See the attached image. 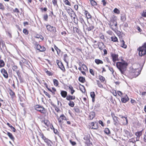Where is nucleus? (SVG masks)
<instances>
[{
	"instance_id": "nucleus-1",
	"label": "nucleus",
	"mask_w": 146,
	"mask_h": 146,
	"mask_svg": "<svg viewBox=\"0 0 146 146\" xmlns=\"http://www.w3.org/2000/svg\"><path fill=\"white\" fill-rule=\"evenodd\" d=\"M117 68L121 74H123L127 66V63L124 62H118L116 64Z\"/></svg>"
},
{
	"instance_id": "nucleus-2",
	"label": "nucleus",
	"mask_w": 146,
	"mask_h": 146,
	"mask_svg": "<svg viewBox=\"0 0 146 146\" xmlns=\"http://www.w3.org/2000/svg\"><path fill=\"white\" fill-rule=\"evenodd\" d=\"M66 11L69 15H70L71 18L73 20L74 23L78 24L77 19H76V15L73 10L70 8L67 9Z\"/></svg>"
},
{
	"instance_id": "nucleus-3",
	"label": "nucleus",
	"mask_w": 146,
	"mask_h": 146,
	"mask_svg": "<svg viewBox=\"0 0 146 146\" xmlns=\"http://www.w3.org/2000/svg\"><path fill=\"white\" fill-rule=\"evenodd\" d=\"M137 50L139 51V54L140 56H142L146 54V42L142 46L139 47Z\"/></svg>"
},
{
	"instance_id": "nucleus-4",
	"label": "nucleus",
	"mask_w": 146,
	"mask_h": 146,
	"mask_svg": "<svg viewBox=\"0 0 146 146\" xmlns=\"http://www.w3.org/2000/svg\"><path fill=\"white\" fill-rule=\"evenodd\" d=\"M116 20V17H114L113 18H112L111 19L110 22V27L113 31L116 29L117 27V24Z\"/></svg>"
},
{
	"instance_id": "nucleus-5",
	"label": "nucleus",
	"mask_w": 146,
	"mask_h": 146,
	"mask_svg": "<svg viewBox=\"0 0 146 146\" xmlns=\"http://www.w3.org/2000/svg\"><path fill=\"white\" fill-rule=\"evenodd\" d=\"M34 108L35 110L41 113L45 114L46 113V110L42 106L37 105L35 106Z\"/></svg>"
},
{
	"instance_id": "nucleus-6",
	"label": "nucleus",
	"mask_w": 146,
	"mask_h": 146,
	"mask_svg": "<svg viewBox=\"0 0 146 146\" xmlns=\"http://www.w3.org/2000/svg\"><path fill=\"white\" fill-rule=\"evenodd\" d=\"M46 28L48 30L52 33L55 32L56 31L55 27L51 26L50 25H46Z\"/></svg>"
},
{
	"instance_id": "nucleus-7",
	"label": "nucleus",
	"mask_w": 146,
	"mask_h": 146,
	"mask_svg": "<svg viewBox=\"0 0 146 146\" xmlns=\"http://www.w3.org/2000/svg\"><path fill=\"white\" fill-rule=\"evenodd\" d=\"M111 56L112 57L113 62L119 60L118 56L117 54L114 53H111Z\"/></svg>"
},
{
	"instance_id": "nucleus-8",
	"label": "nucleus",
	"mask_w": 146,
	"mask_h": 146,
	"mask_svg": "<svg viewBox=\"0 0 146 146\" xmlns=\"http://www.w3.org/2000/svg\"><path fill=\"white\" fill-rule=\"evenodd\" d=\"M58 122L60 124H61L62 123V121L63 120H67L66 117L64 115V114H62L60 115V117L57 118Z\"/></svg>"
},
{
	"instance_id": "nucleus-9",
	"label": "nucleus",
	"mask_w": 146,
	"mask_h": 146,
	"mask_svg": "<svg viewBox=\"0 0 146 146\" xmlns=\"http://www.w3.org/2000/svg\"><path fill=\"white\" fill-rule=\"evenodd\" d=\"M90 126L92 129H97L98 128V123L96 122H92L90 123Z\"/></svg>"
},
{
	"instance_id": "nucleus-10",
	"label": "nucleus",
	"mask_w": 146,
	"mask_h": 146,
	"mask_svg": "<svg viewBox=\"0 0 146 146\" xmlns=\"http://www.w3.org/2000/svg\"><path fill=\"white\" fill-rule=\"evenodd\" d=\"M36 48L37 50H38L40 52H43L45 50V48L43 46H41L40 45L38 44L36 46Z\"/></svg>"
},
{
	"instance_id": "nucleus-11",
	"label": "nucleus",
	"mask_w": 146,
	"mask_h": 146,
	"mask_svg": "<svg viewBox=\"0 0 146 146\" xmlns=\"http://www.w3.org/2000/svg\"><path fill=\"white\" fill-rule=\"evenodd\" d=\"M111 116L112 117L113 119V120L114 124L115 125L117 126L118 124V121L117 119V117L114 115V114H111Z\"/></svg>"
},
{
	"instance_id": "nucleus-12",
	"label": "nucleus",
	"mask_w": 146,
	"mask_h": 146,
	"mask_svg": "<svg viewBox=\"0 0 146 146\" xmlns=\"http://www.w3.org/2000/svg\"><path fill=\"white\" fill-rule=\"evenodd\" d=\"M1 73L3 74L4 77L5 78H7L8 74L4 68L1 69Z\"/></svg>"
},
{
	"instance_id": "nucleus-13",
	"label": "nucleus",
	"mask_w": 146,
	"mask_h": 146,
	"mask_svg": "<svg viewBox=\"0 0 146 146\" xmlns=\"http://www.w3.org/2000/svg\"><path fill=\"white\" fill-rule=\"evenodd\" d=\"M124 131L125 133V136L127 137L128 138L131 137L133 135L132 134L130 131L127 130H124Z\"/></svg>"
},
{
	"instance_id": "nucleus-14",
	"label": "nucleus",
	"mask_w": 146,
	"mask_h": 146,
	"mask_svg": "<svg viewBox=\"0 0 146 146\" xmlns=\"http://www.w3.org/2000/svg\"><path fill=\"white\" fill-rule=\"evenodd\" d=\"M127 146H135V141L133 139L130 140Z\"/></svg>"
},
{
	"instance_id": "nucleus-15",
	"label": "nucleus",
	"mask_w": 146,
	"mask_h": 146,
	"mask_svg": "<svg viewBox=\"0 0 146 146\" xmlns=\"http://www.w3.org/2000/svg\"><path fill=\"white\" fill-rule=\"evenodd\" d=\"M122 119V121H123L122 122V124L123 125H127L128 123V120L127 118V117H121Z\"/></svg>"
},
{
	"instance_id": "nucleus-16",
	"label": "nucleus",
	"mask_w": 146,
	"mask_h": 146,
	"mask_svg": "<svg viewBox=\"0 0 146 146\" xmlns=\"http://www.w3.org/2000/svg\"><path fill=\"white\" fill-rule=\"evenodd\" d=\"M95 113L94 111H92L90 113L89 119L90 120L92 119L95 117Z\"/></svg>"
},
{
	"instance_id": "nucleus-17",
	"label": "nucleus",
	"mask_w": 146,
	"mask_h": 146,
	"mask_svg": "<svg viewBox=\"0 0 146 146\" xmlns=\"http://www.w3.org/2000/svg\"><path fill=\"white\" fill-rule=\"evenodd\" d=\"M22 62L24 64V65L28 67V66H29V62L28 60H26L24 58L22 59Z\"/></svg>"
},
{
	"instance_id": "nucleus-18",
	"label": "nucleus",
	"mask_w": 146,
	"mask_h": 146,
	"mask_svg": "<svg viewBox=\"0 0 146 146\" xmlns=\"http://www.w3.org/2000/svg\"><path fill=\"white\" fill-rule=\"evenodd\" d=\"M75 96H71L70 95H68L66 97V99L67 100L71 101V100H74L75 99Z\"/></svg>"
},
{
	"instance_id": "nucleus-19",
	"label": "nucleus",
	"mask_w": 146,
	"mask_h": 146,
	"mask_svg": "<svg viewBox=\"0 0 146 146\" xmlns=\"http://www.w3.org/2000/svg\"><path fill=\"white\" fill-rule=\"evenodd\" d=\"M56 62L58 65L62 70H63V68L64 69V66H63L61 62H60L58 60H57Z\"/></svg>"
},
{
	"instance_id": "nucleus-20",
	"label": "nucleus",
	"mask_w": 146,
	"mask_h": 146,
	"mask_svg": "<svg viewBox=\"0 0 146 146\" xmlns=\"http://www.w3.org/2000/svg\"><path fill=\"white\" fill-rule=\"evenodd\" d=\"M129 100V98L127 95H126L124 97L121 99V102L123 103H126Z\"/></svg>"
},
{
	"instance_id": "nucleus-21",
	"label": "nucleus",
	"mask_w": 146,
	"mask_h": 146,
	"mask_svg": "<svg viewBox=\"0 0 146 146\" xmlns=\"http://www.w3.org/2000/svg\"><path fill=\"white\" fill-rule=\"evenodd\" d=\"M61 96L63 98H65L67 97V92L65 91H62L60 93Z\"/></svg>"
},
{
	"instance_id": "nucleus-22",
	"label": "nucleus",
	"mask_w": 146,
	"mask_h": 146,
	"mask_svg": "<svg viewBox=\"0 0 146 146\" xmlns=\"http://www.w3.org/2000/svg\"><path fill=\"white\" fill-rule=\"evenodd\" d=\"M120 42L121 46L124 48H127V45L125 44V42L124 40H121Z\"/></svg>"
},
{
	"instance_id": "nucleus-23",
	"label": "nucleus",
	"mask_w": 146,
	"mask_h": 146,
	"mask_svg": "<svg viewBox=\"0 0 146 146\" xmlns=\"http://www.w3.org/2000/svg\"><path fill=\"white\" fill-rule=\"evenodd\" d=\"M98 46L100 50H102L103 48L104 47V44L102 42H99Z\"/></svg>"
},
{
	"instance_id": "nucleus-24",
	"label": "nucleus",
	"mask_w": 146,
	"mask_h": 146,
	"mask_svg": "<svg viewBox=\"0 0 146 146\" xmlns=\"http://www.w3.org/2000/svg\"><path fill=\"white\" fill-rule=\"evenodd\" d=\"M44 141L48 145V146H50L51 145L50 143L51 142L50 140L46 138L44 139Z\"/></svg>"
},
{
	"instance_id": "nucleus-25",
	"label": "nucleus",
	"mask_w": 146,
	"mask_h": 146,
	"mask_svg": "<svg viewBox=\"0 0 146 146\" xmlns=\"http://www.w3.org/2000/svg\"><path fill=\"white\" fill-rule=\"evenodd\" d=\"M44 141L48 145V146H50L51 145L50 143L51 142L50 140L46 138L44 139Z\"/></svg>"
},
{
	"instance_id": "nucleus-26",
	"label": "nucleus",
	"mask_w": 146,
	"mask_h": 146,
	"mask_svg": "<svg viewBox=\"0 0 146 146\" xmlns=\"http://www.w3.org/2000/svg\"><path fill=\"white\" fill-rule=\"evenodd\" d=\"M44 141L48 145V146H50L51 145L50 143L51 142L50 140L46 138L44 139Z\"/></svg>"
},
{
	"instance_id": "nucleus-27",
	"label": "nucleus",
	"mask_w": 146,
	"mask_h": 146,
	"mask_svg": "<svg viewBox=\"0 0 146 146\" xmlns=\"http://www.w3.org/2000/svg\"><path fill=\"white\" fill-rule=\"evenodd\" d=\"M9 92L12 98H13L15 97V93L11 90H9Z\"/></svg>"
},
{
	"instance_id": "nucleus-28",
	"label": "nucleus",
	"mask_w": 146,
	"mask_h": 146,
	"mask_svg": "<svg viewBox=\"0 0 146 146\" xmlns=\"http://www.w3.org/2000/svg\"><path fill=\"white\" fill-rule=\"evenodd\" d=\"M90 96L92 98V102H93L95 101V95L94 92H91L90 93Z\"/></svg>"
},
{
	"instance_id": "nucleus-29",
	"label": "nucleus",
	"mask_w": 146,
	"mask_h": 146,
	"mask_svg": "<svg viewBox=\"0 0 146 146\" xmlns=\"http://www.w3.org/2000/svg\"><path fill=\"white\" fill-rule=\"evenodd\" d=\"M95 62L97 64H102L103 63V61L99 59H96L95 60Z\"/></svg>"
},
{
	"instance_id": "nucleus-30",
	"label": "nucleus",
	"mask_w": 146,
	"mask_h": 146,
	"mask_svg": "<svg viewBox=\"0 0 146 146\" xmlns=\"http://www.w3.org/2000/svg\"><path fill=\"white\" fill-rule=\"evenodd\" d=\"M64 60L65 62L67 64H68V56L66 54H65L64 55Z\"/></svg>"
},
{
	"instance_id": "nucleus-31",
	"label": "nucleus",
	"mask_w": 146,
	"mask_h": 146,
	"mask_svg": "<svg viewBox=\"0 0 146 146\" xmlns=\"http://www.w3.org/2000/svg\"><path fill=\"white\" fill-rule=\"evenodd\" d=\"M78 80L82 83H84L85 81V78L82 77H80L79 78Z\"/></svg>"
},
{
	"instance_id": "nucleus-32",
	"label": "nucleus",
	"mask_w": 146,
	"mask_h": 146,
	"mask_svg": "<svg viewBox=\"0 0 146 146\" xmlns=\"http://www.w3.org/2000/svg\"><path fill=\"white\" fill-rule=\"evenodd\" d=\"M69 88L71 91V93L72 94H73L75 91L73 89V88L72 86L70 85L69 86Z\"/></svg>"
},
{
	"instance_id": "nucleus-33",
	"label": "nucleus",
	"mask_w": 146,
	"mask_h": 146,
	"mask_svg": "<svg viewBox=\"0 0 146 146\" xmlns=\"http://www.w3.org/2000/svg\"><path fill=\"white\" fill-rule=\"evenodd\" d=\"M7 135L11 140L13 141L14 140V138L11 133L9 132H7Z\"/></svg>"
},
{
	"instance_id": "nucleus-34",
	"label": "nucleus",
	"mask_w": 146,
	"mask_h": 146,
	"mask_svg": "<svg viewBox=\"0 0 146 146\" xmlns=\"http://www.w3.org/2000/svg\"><path fill=\"white\" fill-rule=\"evenodd\" d=\"M135 71H133V72L135 74V76L136 77L139 74L140 72L138 71V70L137 69H135Z\"/></svg>"
},
{
	"instance_id": "nucleus-35",
	"label": "nucleus",
	"mask_w": 146,
	"mask_h": 146,
	"mask_svg": "<svg viewBox=\"0 0 146 146\" xmlns=\"http://www.w3.org/2000/svg\"><path fill=\"white\" fill-rule=\"evenodd\" d=\"M86 15L87 19H90L91 18V16L90 13L87 11H86Z\"/></svg>"
},
{
	"instance_id": "nucleus-36",
	"label": "nucleus",
	"mask_w": 146,
	"mask_h": 146,
	"mask_svg": "<svg viewBox=\"0 0 146 146\" xmlns=\"http://www.w3.org/2000/svg\"><path fill=\"white\" fill-rule=\"evenodd\" d=\"M94 28V27L93 26L90 25V26H89V27H88L87 28L86 30H88V31H90L93 29Z\"/></svg>"
},
{
	"instance_id": "nucleus-37",
	"label": "nucleus",
	"mask_w": 146,
	"mask_h": 146,
	"mask_svg": "<svg viewBox=\"0 0 146 146\" xmlns=\"http://www.w3.org/2000/svg\"><path fill=\"white\" fill-rule=\"evenodd\" d=\"M111 40L113 42H116L117 40V38L115 36H113L111 37Z\"/></svg>"
},
{
	"instance_id": "nucleus-38",
	"label": "nucleus",
	"mask_w": 146,
	"mask_h": 146,
	"mask_svg": "<svg viewBox=\"0 0 146 146\" xmlns=\"http://www.w3.org/2000/svg\"><path fill=\"white\" fill-rule=\"evenodd\" d=\"M53 82L55 86H57L58 85V82L57 80L55 79H54Z\"/></svg>"
},
{
	"instance_id": "nucleus-39",
	"label": "nucleus",
	"mask_w": 146,
	"mask_h": 146,
	"mask_svg": "<svg viewBox=\"0 0 146 146\" xmlns=\"http://www.w3.org/2000/svg\"><path fill=\"white\" fill-rule=\"evenodd\" d=\"M68 105L72 107L74 106V103L72 101H70L69 103H68Z\"/></svg>"
},
{
	"instance_id": "nucleus-40",
	"label": "nucleus",
	"mask_w": 146,
	"mask_h": 146,
	"mask_svg": "<svg viewBox=\"0 0 146 146\" xmlns=\"http://www.w3.org/2000/svg\"><path fill=\"white\" fill-rule=\"evenodd\" d=\"M90 3L93 6H95L97 5V3L96 2L93 0H90Z\"/></svg>"
},
{
	"instance_id": "nucleus-41",
	"label": "nucleus",
	"mask_w": 146,
	"mask_h": 146,
	"mask_svg": "<svg viewBox=\"0 0 146 146\" xmlns=\"http://www.w3.org/2000/svg\"><path fill=\"white\" fill-rule=\"evenodd\" d=\"M104 132L107 134H108L110 133V131L108 128H106L104 130Z\"/></svg>"
},
{
	"instance_id": "nucleus-42",
	"label": "nucleus",
	"mask_w": 146,
	"mask_h": 146,
	"mask_svg": "<svg viewBox=\"0 0 146 146\" xmlns=\"http://www.w3.org/2000/svg\"><path fill=\"white\" fill-rule=\"evenodd\" d=\"M113 12L117 14H119L120 13V11L117 8H115L114 9Z\"/></svg>"
},
{
	"instance_id": "nucleus-43",
	"label": "nucleus",
	"mask_w": 146,
	"mask_h": 146,
	"mask_svg": "<svg viewBox=\"0 0 146 146\" xmlns=\"http://www.w3.org/2000/svg\"><path fill=\"white\" fill-rule=\"evenodd\" d=\"M135 135L137 136V138H139L141 135V133L140 132H137L135 133Z\"/></svg>"
},
{
	"instance_id": "nucleus-44",
	"label": "nucleus",
	"mask_w": 146,
	"mask_h": 146,
	"mask_svg": "<svg viewBox=\"0 0 146 146\" xmlns=\"http://www.w3.org/2000/svg\"><path fill=\"white\" fill-rule=\"evenodd\" d=\"M54 49L56 51V52L58 54H59V53L60 52V49H59L57 47H56V46H54Z\"/></svg>"
},
{
	"instance_id": "nucleus-45",
	"label": "nucleus",
	"mask_w": 146,
	"mask_h": 146,
	"mask_svg": "<svg viewBox=\"0 0 146 146\" xmlns=\"http://www.w3.org/2000/svg\"><path fill=\"white\" fill-rule=\"evenodd\" d=\"M44 123L47 127H48L49 126L50 123L49 121L47 120H44Z\"/></svg>"
},
{
	"instance_id": "nucleus-46",
	"label": "nucleus",
	"mask_w": 146,
	"mask_h": 146,
	"mask_svg": "<svg viewBox=\"0 0 146 146\" xmlns=\"http://www.w3.org/2000/svg\"><path fill=\"white\" fill-rule=\"evenodd\" d=\"M99 79L102 82H103L105 80V78L103 76H99Z\"/></svg>"
},
{
	"instance_id": "nucleus-47",
	"label": "nucleus",
	"mask_w": 146,
	"mask_h": 146,
	"mask_svg": "<svg viewBox=\"0 0 146 146\" xmlns=\"http://www.w3.org/2000/svg\"><path fill=\"white\" fill-rule=\"evenodd\" d=\"M63 1L66 5L69 6L70 5V3L69 2L68 0H63Z\"/></svg>"
},
{
	"instance_id": "nucleus-48",
	"label": "nucleus",
	"mask_w": 146,
	"mask_h": 146,
	"mask_svg": "<svg viewBox=\"0 0 146 146\" xmlns=\"http://www.w3.org/2000/svg\"><path fill=\"white\" fill-rule=\"evenodd\" d=\"M39 135L43 140L46 138L45 136H44L43 134L42 133H40L39 134Z\"/></svg>"
},
{
	"instance_id": "nucleus-49",
	"label": "nucleus",
	"mask_w": 146,
	"mask_h": 146,
	"mask_svg": "<svg viewBox=\"0 0 146 146\" xmlns=\"http://www.w3.org/2000/svg\"><path fill=\"white\" fill-rule=\"evenodd\" d=\"M0 9L2 10H3L5 9L4 7V5L1 3H0Z\"/></svg>"
},
{
	"instance_id": "nucleus-50",
	"label": "nucleus",
	"mask_w": 146,
	"mask_h": 146,
	"mask_svg": "<svg viewBox=\"0 0 146 146\" xmlns=\"http://www.w3.org/2000/svg\"><path fill=\"white\" fill-rule=\"evenodd\" d=\"M52 2L54 6L58 5L57 4V0H52Z\"/></svg>"
},
{
	"instance_id": "nucleus-51",
	"label": "nucleus",
	"mask_w": 146,
	"mask_h": 146,
	"mask_svg": "<svg viewBox=\"0 0 146 146\" xmlns=\"http://www.w3.org/2000/svg\"><path fill=\"white\" fill-rule=\"evenodd\" d=\"M7 35L10 38L12 37V35L11 33L9 31L7 32L6 33Z\"/></svg>"
},
{
	"instance_id": "nucleus-52",
	"label": "nucleus",
	"mask_w": 146,
	"mask_h": 146,
	"mask_svg": "<svg viewBox=\"0 0 146 146\" xmlns=\"http://www.w3.org/2000/svg\"><path fill=\"white\" fill-rule=\"evenodd\" d=\"M23 32L24 33L25 35H27L28 34V31L26 29H24L23 30Z\"/></svg>"
},
{
	"instance_id": "nucleus-53",
	"label": "nucleus",
	"mask_w": 146,
	"mask_h": 146,
	"mask_svg": "<svg viewBox=\"0 0 146 146\" xmlns=\"http://www.w3.org/2000/svg\"><path fill=\"white\" fill-rule=\"evenodd\" d=\"M48 18V16L47 14L44 15L43 17L44 19L46 21H47Z\"/></svg>"
},
{
	"instance_id": "nucleus-54",
	"label": "nucleus",
	"mask_w": 146,
	"mask_h": 146,
	"mask_svg": "<svg viewBox=\"0 0 146 146\" xmlns=\"http://www.w3.org/2000/svg\"><path fill=\"white\" fill-rule=\"evenodd\" d=\"M99 36L100 38L102 40H104V35L102 34H100L99 35Z\"/></svg>"
},
{
	"instance_id": "nucleus-55",
	"label": "nucleus",
	"mask_w": 146,
	"mask_h": 146,
	"mask_svg": "<svg viewBox=\"0 0 146 146\" xmlns=\"http://www.w3.org/2000/svg\"><path fill=\"white\" fill-rule=\"evenodd\" d=\"M17 67L16 66H14L12 67V69L14 71H16L17 70Z\"/></svg>"
},
{
	"instance_id": "nucleus-56",
	"label": "nucleus",
	"mask_w": 146,
	"mask_h": 146,
	"mask_svg": "<svg viewBox=\"0 0 146 146\" xmlns=\"http://www.w3.org/2000/svg\"><path fill=\"white\" fill-rule=\"evenodd\" d=\"M97 84H98V86L99 87H100V88H103V86L102 85V84H100V83L99 81L98 82Z\"/></svg>"
},
{
	"instance_id": "nucleus-57",
	"label": "nucleus",
	"mask_w": 146,
	"mask_h": 146,
	"mask_svg": "<svg viewBox=\"0 0 146 146\" xmlns=\"http://www.w3.org/2000/svg\"><path fill=\"white\" fill-rule=\"evenodd\" d=\"M20 65L21 66L22 68H23V66L24 64L22 62V59L19 62Z\"/></svg>"
},
{
	"instance_id": "nucleus-58",
	"label": "nucleus",
	"mask_w": 146,
	"mask_h": 146,
	"mask_svg": "<svg viewBox=\"0 0 146 146\" xmlns=\"http://www.w3.org/2000/svg\"><path fill=\"white\" fill-rule=\"evenodd\" d=\"M70 142L72 144V145H76V143L74 141H73L72 140H70Z\"/></svg>"
},
{
	"instance_id": "nucleus-59",
	"label": "nucleus",
	"mask_w": 146,
	"mask_h": 146,
	"mask_svg": "<svg viewBox=\"0 0 146 146\" xmlns=\"http://www.w3.org/2000/svg\"><path fill=\"white\" fill-rule=\"evenodd\" d=\"M44 93L47 96H48L49 98L50 97V95L47 92L44 91Z\"/></svg>"
},
{
	"instance_id": "nucleus-60",
	"label": "nucleus",
	"mask_w": 146,
	"mask_h": 146,
	"mask_svg": "<svg viewBox=\"0 0 146 146\" xmlns=\"http://www.w3.org/2000/svg\"><path fill=\"white\" fill-rule=\"evenodd\" d=\"M13 11L15 12H17V13H19V11L18 10V9L17 8H16L15 9L13 10Z\"/></svg>"
},
{
	"instance_id": "nucleus-61",
	"label": "nucleus",
	"mask_w": 146,
	"mask_h": 146,
	"mask_svg": "<svg viewBox=\"0 0 146 146\" xmlns=\"http://www.w3.org/2000/svg\"><path fill=\"white\" fill-rule=\"evenodd\" d=\"M99 124H100L102 126H104L103 122L101 120H99Z\"/></svg>"
},
{
	"instance_id": "nucleus-62",
	"label": "nucleus",
	"mask_w": 146,
	"mask_h": 146,
	"mask_svg": "<svg viewBox=\"0 0 146 146\" xmlns=\"http://www.w3.org/2000/svg\"><path fill=\"white\" fill-rule=\"evenodd\" d=\"M142 16L146 17V10H145V12H144L143 13H142Z\"/></svg>"
},
{
	"instance_id": "nucleus-63",
	"label": "nucleus",
	"mask_w": 146,
	"mask_h": 146,
	"mask_svg": "<svg viewBox=\"0 0 146 146\" xmlns=\"http://www.w3.org/2000/svg\"><path fill=\"white\" fill-rule=\"evenodd\" d=\"M109 70L112 72V74L113 73V70L112 68L109 67Z\"/></svg>"
},
{
	"instance_id": "nucleus-64",
	"label": "nucleus",
	"mask_w": 146,
	"mask_h": 146,
	"mask_svg": "<svg viewBox=\"0 0 146 146\" xmlns=\"http://www.w3.org/2000/svg\"><path fill=\"white\" fill-rule=\"evenodd\" d=\"M90 73L93 75H94V72L93 70L90 69Z\"/></svg>"
}]
</instances>
